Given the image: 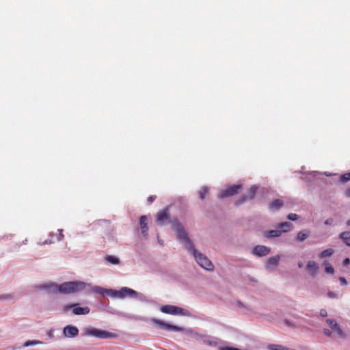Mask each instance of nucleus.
I'll return each mask as SVG.
<instances>
[{"instance_id": "6ab92c4d", "label": "nucleus", "mask_w": 350, "mask_h": 350, "mask_svg": "<svg viewBox=\"0 0 350 350\" xmlns=\"http://www.w3.org/2000/svg\"><path fill=\"white\" fill-rule=\"evenodd\" d=\"M92 291L94 293L100 294L103 296L108 295L110 296V294L109 293V289H105L98 286H94L92 288Z\"/></svg>"}, {"instance_id": "1a4fd4ad", "label": "nucleus", "mask_w": 350, "mask_h": 350, "mask_svg": "<svg viewBox=\"0 0 350 350\" xmlns=\"http://www.w3.org/2000/svg\"><path fill=\"white\" fill-rule=\"evenodd\" d=\"M151 321L153 323L159 325L160 327L163 328V329H171V330H174V331H180V330H181L180 327H178L176 325H170L169 323H165L164 321H163L161 320H159V319H152Z\"/></svg>"}, {"instance_id": "a211bd4d", "label": "nucleus", "mask_w": 350, "mask_h": 350, "mask_svg": "<svg viewBox=\"0 0 350 350\" xmlns=\"http://www.w3.org/2000/svg\"><path fill=\"white\" fill-rule=\"evenodd\" d=\"M282 231L280 230H271L265 232L264 236L267 238L271 239V238H275L278 237L281 235Z\"/></svg>"}, {"instance_id": "f8f14e48", "label": "nucleus", "mask_w": 350, "mask_h": 350, "mask_svg": "<svg viewBox=\"0 0 350 350\" xmlns=\"http://www.w3.org/2000/svg\"><path fill=\"white\" fill-rule=\"evenodd\" d=\"M70 307L73 308L72 312L76 315L88 314L90 311L89 307H80L78 304H72Z\"/></svg>"}, {"instance_id": "393cba45", "label": "nucleus", "mask_w": 350, "mask_h": 350, "mask_svg": "<svg viewBox=\"0 0 350 350\" xmlns=\"http://www.w3.org/2000/svg\"><path fill=\"white\" fill-rule=\"evenodd\" d=\"M269 350H288L287 347H285L280 345L270 344L267 346Z\"/></svg>"}, {"instance_id": "b1692460", "label": "nucleus", "mask_w": 350, "mask_h": 350, "mask_svg": "<svg viewBox=\"0 0 350 350\" xmlns=\"http://www.w3.org/2000/svg\"><path fill=\"white\" fill-rule=\"evenodd\" d=\"M292 224L287 221L282 222L279 225V228L281 229L280 230L284 232H288Z\"/></svg>"}, {"instance_id": "aec40b11", "label": "nucleus", "mask_w": 350, "mask_h": 350, "mask_svg": "<svg viewBox=\"0 0 350 350\" xmlns=\"http://www.w3.org/2000/svg\"><path fill=\"white\" fill-rule=\"evenodd\" d=\"M340 238L344 241V243L350 247V232L345 231L340 234Z\"/></svg>"}, {"instance_id": "2eb2a0df", "label": "nucleus", "mask_w": 350, "mask_h": 350, "mask_svg": "<svg viewBox=\"0 0 350 350\" xmlns=\"http://www.w3.org/2000/svg\"><path fill=\"white\" fill-rule=\"evenodd\" d=\"M139 226L142 230V234L144 237L148 236V217L146 215H142L139 218Z\"/></svg>"}, {"instance_id": "f257e3e1", "label": "nucleus", "mask_w": 350, "mask_h": 350, "mask_svg": "<svg viewBox=\"0 0 350 350\" xmlns=\"http://www.w3.org/2000/svg\"><path fill=\"white\" fill-rule=\"evenodd\" d=\"M87 286H90V285L83 282L75 281L66 282L59 285L50 284L47 285H43L40 286V288H51V287H54L57 291L62 294H70L84 290Z\"/></svg>"}, {"instance_id": "f03ea898", "label": "nucleus", "mask_w": 350, "mask_h": 350, "mask_svg": "<svg viewBox=\"0 0 350 350\" xmlns=\"http://www.w3.org/2000/svg\"><path fill=\"white\" fill-rule=\"evenodd\" d=\"M198 264L206 270H213V265L211 260L202 254L198 252L194 247L191 250Z\"/></svg>"}, {"instance_id": "9b49d317", "label": "nucleus", "mask_w": 350, "mask_h": 350, "mask_svg": "<svg viewBox=\"0 0 350 350\" xmlns=\"http://www.w3.org/2000/svg\"><path fill=\"white\" fill-rule=\"evenodd\" d=\"M169 219H170V215H169L167 208H165V209L157 213V222L159 225H163L165 221H169Z\"/></svg>"}, {"instance_id": "7ed1b4c3", "label": "nucleus", "mask_w": 350, "mask_h": 350, "mask_svg": "<svg viewBox=\"0 0 350 350\" xmlns=\"http://www.w3.org/2000/svg\"><path fill=\"white\" fill-rule=\"evenodd\" d=\"M174 230L176 232V236H177L178 239H179L180 241H181L185 243V247L188 250L190 251L191 250H192L194 247L193 243L189 239V238L187 236V234L186 233L184 228H183V226L180 224H178L175 225L174 227Z\"/></svg>"}, {"instance_id": "c85d7f7f", "label": "nucleus", "mask_w": 350, "mask_h": 350, "mask_svg": "<svg viewBox=\"0 0 350 350\" xmlns=\"http://www.w3.org/2000/svg\"><path fill=\"white\" fill-rule=\"evenodd\" d=\"M38 344H42V342H40V340H27L24 343L23 346L25 347H27L31 345H38Z\"/></svg>"}, {"instance_id": "473e14b6", "label": "nucleus", "mask_w": 350, "mask_h": 350, "mask_svg": "<svg viewBox=\"0 0 350 350\" xmlns=\"http://www.w3.org/2000/svg\"><path fill=\"white\" fill-rule=\"evenodd\" d=\"M327 295V297L329 298H336L337 297V295L332 291H329Z\"/></svg>"}, {"instance_id": "bb28decb", "label": "nucleus", "mask_w": 350, "mask_h": 350, "mask_svg": "<svg viewBox=\"0 0 350 350\" xmlns=\"http://www.w3.org/2000/svg\"><path fill=\"white\" fill-rule=\"evenodd\" d=\"M208 194V189L206 187H203L199 191V196L201 200H204Z\"/></svg>"}, {"instance_id": "a19ab883", "label": "nucleus", "mask_w": 350, "mask_h": 350, "mask_svg": "<svg viewBox=\"0 0 350 350\" xmlns=\"http://www.w3.org/2000/svg\"><path fill=\"white\" fill-rule=\"evenodd\" d=\"M349 262H350L349 259L348 258H345V259L344 260V261H343V264H344V265H347V264H349Z\"/></svg>"}, {"instance_id": "c9c22d12", "label": "nucleus", "mask_w": 350, "mask_h": 350, "mask_svg": "<svg viewBox=\"0 0 350 350\" xmlns=\"http://www.w3.org/2000/svg\"><path fill=\"white\" fill-rule=\"evenodd\" d=\"M339 280H340V282H341V284H345H345H347V280H346V279H345V278H343V277H340V278H339Z\"/></svg>"}, {"instance_id": "c756f323", "label": "nucleus", "mask_w": 350, "mask_h": 350, "mask_svg": "<svg viewBox=\"0 0 350 350\" xmlns=\"http://www.w3.org/2000/svg\"><path fill=\"white\" fill-rule=\"evenodd\" d=\"M340 180L342 183H346V182L350 180V172L342 174L340 176Z\"/></svg>"}, {"instance_id": "79ce46f5", "label": "nucleus", "mask_w": 350, "mask_h": 350, "mask_svg": "<svg viewBox=\"0 0 350 350\" xmlns=\"http://www.w3.org/2000/svg\"><path fill=\"white\" fill-rule=\"evenodd\" d=\"M347 225L350 226V219L347 221Z\"/></svg>"}, {"instance_id": "6e6552de", "label": "nucleus", "mask_w": 350, "mask_h": 350, "mask_svg": "<svg viewBox=\"0 0 350 350\" xmlns=\"http://www.w3.org/2000/svg\"><path fill=\"white\" fill-rule=\"evenodd\" d=\"M327 324L329 326L331 329H332L336 334L341 338L345 337V334L343 332L340 326L337 323L336 321L334 319H326Z\"/></svg>"}, {"instance_id": "cd10ccee", "label": "nucleus", "mask_w": 350, "mask_h": 350, "mask_svg": "<svg viewBox=\"0 0 350 350\" xmlns=\"http://www.w3.org/2000/svg\"><path fill=\"white\" fill-rule=\"evenodd\" d=\"M325 271L327 273L333 274L334 273V267L328 262H325Z\"/></svg>"}, {"instance_id": "39448f33", "label": "nucleus", "mask_w": 350, "mask_h": 350, "mask_svg": "<svg viewBox=\"0 0 350 350\" xmlns=\"http://www.w3.org/2000/svg\"><path fill=\"white\" fill-rule=\"evenodd\" d=\"M109 293L111 297L124 298L126 296L135 297L137 292L128 287H123L120 291L109 289Z\"/></svg>"}, {"instance_id": "f3484780", "label": "nucleus", "mask_w": 350, "mask_h": 350, "mask_svg": "<svg viewBox=\"0 0 350 350\" xmlns=\"http://www.w3.org/2000/svg\"><path fill=\"white\" fill-rule=\"evenodd\" d=\"M280 258V256L279 255H276L275 256L269 258L267 261V268H270L272 267H276L278 264Z\"/></svg>"}, {"instance_id": "e433bc0d", "label": "nucleus", "mask_w": 350, "mask_h": 350, "mask_svg": "<svg viewBox=\"0 0 350 350\" xmlns=\"http://www.w3.org/2000/svg\"><path fill=\"white\" fill-rule=\"evenodd\" d=\"M155 198H156V196H151L148 197V200L150 202V203H152L155 200Z\"/></svg>"}, {"instance_id": "dca6fc26", "label": "nucleus", "mask_w": 350, "mask_h": 350, "mask_svg": "<svg viewBox=\"0 0 350 350\" xmlns=\"http://www.w3.org/2000/svg\"><path fill=\"white\" fill-rule=\"evenodd\" d=\"M306 268L307 270L310 272V273L312 276H314L316 275L318 271L319 266L317 263L315 262L314 261H308L306 265Z\"/></svg>"}, {"instance_id": "0eeeda50", "label": "nucleus", "mask_w": 350, "mask_h": 350, "mask_svg": "<svg viewBox=\"0 0 350 350\" xmlns=\"http://www.w3.org/2000/svg\"><path fill=\"white\" fill-rule=\"evenodd\" d=\"M241 188V185H234L227 187L225 189L221 190L219 193V198H224L229 196H232L239 192V190Z\"/></svg>"}, {"instance_id": "ea45409f", "label": "nucleus", "mask_w": 350, "mask_h": 350, "mask_svg": "<svg viewBox=\"0 0 350 350\" xmlns=\"http://www.w3.org/2000/svg\"><path fill=\"white\" fill-rule=\"evenodd\" d=\"M59 231V237H60V238H59L58 240L60 241L61 239H62L64 238V235L62 234V230H60Z\"/></svg>"}, {"instance_id": "72a5a7b5", "label": "nucleus", "mask_w": 350, "mask_h": 350, "mask_svg": "<svg viewBox=\"0 0 350 350\" xmlns=\"http://www.w3.org/2000/svg\"><path fill=\"white\" fill-rule=\"evenodd\" d=\"M320 315L322 317H326L327 316V312L326 311V310L325 309H321L320 310Z\"/></svg>"}, {"instance_id": "5701e85b", "label": "nucleus", "mask_w": 350, "mask_h": 350, "mask_svg": "<svg viewBox=\"0 0 350 350\" xmlns=\"http://www.w3.org/2000/svg\"><path fill=\"white\" fill-rule=\"evenodd\" d=\"M105 260L112 265H118L120 263V259L114 256H107L105 257Z\"/></svg>"}, {"instance_id": "37998d69", "label": "nucleus", "mask_w": 350, "mask_h": 350, "mask_svg": "<svg viewBox=\"0 0 350 350\" xmlns=\"http://www.w3.org/2000/svg\"><path fill=\"white\" fill-rule=\"evenodd\" d=\"M302 265L301 263L299 264V267H301Z\"/></svg>"}, {"instance_id": "f704fd0d", "label": "nucleus", "mask_w": 350, "mask_h": 350, "mask_svg": "<svg viewBox=\"0 0 350 350\" xmlns=\"http://www.w3.org/2000/svg\"><path fill=\"white\" fill-rule=\"evenodd\" d=\"M333 221H334V220H333L332 218H329V219H326L325 221L324 224L325 225L329 226V225H332L333 224Z\"/></svg>"}, {"instance_id": "7c9ffc66", "label": "nucleus", "mask_w": 350, "mask_h": 350, "mask_svg": "<svg viewBox=\"0 0 350 350\" xmlns=\"http://www.w3.org/2000/svg\"><path fill=\"white\" fill-rule=\"evenodd\" d=\"M287 218L289 220L295 221L298 219V215L295 213H290L288 215Z\"/></svg>"}, {"instance_id": "58836bf2", "label": "nucleus", "mask_w": 350, "mask_h": 350, "mask_svg": "<svg viewBox=\"0 0 350 350\" xmlns=\"http://www.w3.org/2000/svg\"><path fill=\"white\" fill-rule=\"evenodd\" d=\"M47 335H48V336H49V337H50V338L53 337V331H52V330H49V331H48V332H47Z\"/></svg>"}, {"instance_id": "423d86ee", "label": "nucleus", "mask_w": 350, "mask_h": 350, "mask_svg": "<svg viewBox=\"0 0 350 350\" xmlns=\"http://www.w3.org/2000/svg\"><path fill=\"white\" fill-rule=\"evenodd\" d=\"M161 311L165 314H170L172 315H187L188 311L172 305H165L161 308Z\"/></svg>"}, {"instance_id": "a878e982", "label": "nucleus", "mask_w": 350, "mask_h": 350, "mask_svg": "<svg viewBox=\"0 0 350 350\" xmlns=\"http://www.w3.org/2000/svg\"><path fill=\"white\" fill-rule=\"evenodd\" d=\"M334 251L333 249H331V248L326 249V250H323L319 254V257L321 258L329 257V256H331L334 254Z\"/></svg>"}, {"instance_id": "4c0bfd02", "label": "nucleus", "mask_w": 350, "mask_h": 350, "mask_svg": "<svg viewBox=\"0 0 350 350\" xmlns=\"http://www.w3.org/2000/svg\"><path fill=\"white\" fill-rule=\"evenodd\" d=\"M345 196L350 198V187L347 188L345 191Z\"/></svg>"}, {"instance_id": "4be33fe9", "label": "nucleus", "mask_w": 350, "mask_h": 350, "mask_svg": "<svg viewBox=\"0 0 350 350\" xmlns=\"http://www.w3.org/2000/svg\"><path fill=\"white\" fill-rule=\"evenodd\" d=\"M283 205V201L280 199L273 200L269 206V208L272 210L278 209Z\"/></svg>"}, {"instance_id": "2f4dec72", "label": "nucleus", "mask_w": 350, "mask_h": 350, "mask_svg": "<svg viewBox=\"0 0 350 350\" xmlns=\"http://www.w3.org/2000/svg\"><path fill=\"white\" fill-rule=\"evenodd\" d=\"M323 332L325 336L328 337L332 336V332L329 329H323Z\"/></svg>"}, {"instance_id": "ddd939ff", "label": "nucleus", "mask_w": 350, "mask_h": 350, "mask_svg": "<svg viewBox=\"0 0 350 350\" xmlns=\"http://www.w3.org/2000/svg\"><path fill=\"white\" fill-rule=\"evenodd\" d=\"M64 334L68 338L75 337L79 334V329L75 326L67 325L64 328Z\"/></svg>"}, {"instance_id": "9d476101", "label": "nucleus", "mask_w": 350, "mask_h": 350, "mask_svg": "<svg viewBox=\"0 0 350 350\" xmlns=\"http://www.w3.org/2000/svg\"><path fill=\"white\" fill-rule=\"evenodd\" d=\"M271 250L268 247L265 245H257L253 249L252 253L256 256H264L269 254Z\"/></svg>"}, {"instance_id": "4468645a", "label": "nucleus", "mask_w": 350, "mask_h": 350, "mask_svg": "<svg viewBox=\"0 0 350 350\" xmlns=\"http://www.w3.org/2000/svg\"><path fill=\"white\" fill-rule=\"evenodd\" d=\"M258 190V187L256 186V185H253L250 187L249 191H248V195L247 196H243L239 200L235 202V204L237 205H239L241 203H243V202H245L247 199L248 200H252L254 198L256 191Z\"/></svg>"}, {"instance_id": "412c9836", "label": "nucleus", "mask_w": 350, "mask_h": 350, "mask_svg": "<svg viewBox=\"0 0 350 350\" xmlns=\"http://www.w3.org/2000/svg\"><path fill=\"white\" fill-rule=\"evenodd\" d=\"M310 234V232L308 230H302L298 232L297 239L299 241H303L306 239Z\"/></svg>"}, {"instance_id": "20e7f679", "label": "nucleus", "mask_w": 350, "mask_h": 350, "mask_svg": "<svg viewBox=\"0 0 350 350\" xmlns=\"http://www.w3.org/2000/svg\"><path fill=\"white\" fill-rule=\"evenodd\" d=\"M84 334L86 336H92L98 338H113L117 336L114 333L96 328H86L84 329Z\"/></svg>"}]
</instances>
